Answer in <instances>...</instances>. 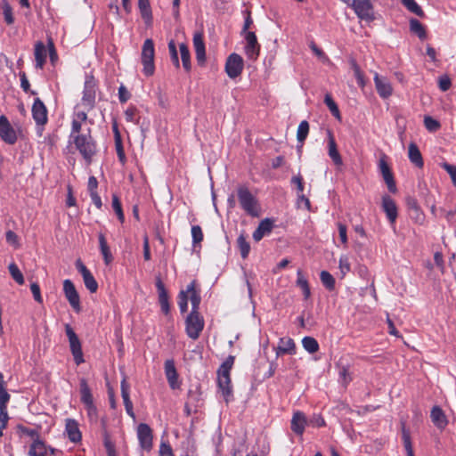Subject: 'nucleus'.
Listing matches in <instances>:
<instances>
[{
	"label": "nucleus",
	"instance_id": "f3484780",
	"mask_svg": "<svg viewBox=\"0 0 456 456\" xmlns=\"http://www.w3.org/2000/svg\"><path fill=\"white\" fill-rule=\"evenodd\" d=\"M374 83L376 90L381 98L387 99L389 96H391L393 93V88L387 77H379L378 73H375Z\"/></svg>",
	"mask_w": 456,
	"mask_h": 456
},
{
	"label": "nucleus",
	"instance_id": "7c9ffc66",
	"mask_svg": "<svg viewBox=\"0 0 456 456\" xmlns=\"http://www.w3.org/2000/svg\"><path fill=\"white\" fill-rule=\"evenodd\" d=\"M66 432L70 441L77 443L81 440V433L79 431L78 425L76 420L67 419Z\"/></svg>",
	"mask_w": 456,
	"mask_h": 456
},
{
	"label": "nucleus",
	"instance_id": "6ab92c4d",
	"mask_svg": "<svg viewBox=\"0 0 456 456\" xmlns=\"http://www.w3.org/2000/svg\"><path fill=\"white\" fill-rule=\"evenodd\" d=\"M165 375L167 379V382L172 389H176L180 387V383L178 381V374L176 371V368L175 365L174 360H167L165 362Z\"/></svg>",
	"mask_w": 456,
	"mask_h": 456
},
{
	"label": "nucleus",
	"instance_id": "c85d7f7f",
	"mask_svg": "<svg viewBox=\"0 0 456 456\" xmlns=\"http://www.w3.org/2000/svg\"><path fill=\"white\" fill-rule=\"evenodd\" d=\"M34 54L36 60V67L37 69H43L47 55V51L44 43L40 41L36 43Z\"/></svg>",
	"mask_w": 456,
	"mask_h": 456
},
{
	"label": "nucleus",
	"instance_id": "9b49d317",
	"mask_svg": "<svg viewBox=\"0 0 456 456\" xmlns=\"http://www.w3.org/2000/svg\"><path fill=\"white\" fill-rule=\"evenodd\" d=\"M0 138L11 145L17 141L16 132L4 115L0 116Z\"/></svg>",
	"mask_w": 456,
	"mask_h": 456
},
{
	"label": "nucleus",
	"instance_id": "864d4df0",
	"mask_svg": "<svg viewBox=\"0 0 456 456\" xmlns=\"http://www.w3.org/2000/svg\"><path fill=\"white\" fill-rule=\"evenodd\" d=\"M235 357L233 355H229L225 361L221 364L217 372L221 373H229L233 366Z\"/></svg>",
	"mask_w": 456,
	"mask_h": 456
},
{
	"label": "nucleus",
	"instance_id": "f257e3e1",
	"mask_svg": "<svg viewBox=\"0 0 456 456\" xmlns=\"http://www.w3.org/2000/svg\"><path fill=\"white\" fill-rule=\"evenodd\" d=\"M79 151L83 159L87 164L93 160V157L96 154V143L91 135V129L87 128L86 133L69 139Z\"/></svg>",
	"mask_w": 456,
	"mask_h": 456
},
{
	"label": "nucleus",
	"instance_id": "58836bf2",
	"mask_svg": "<svg viewBox=\"0 0 456 456\" xmlns=\"http://www.w3.org/2000/svg\"><path fill=\"white\" fill-rule=\"evenodd\" d=\"M1 9L3 11V15L4 21L8 25H12L14 22V17L12 13V8L7 0H2L1 2Z\"/></svg>",
	"mask_w": 456,
	"mask_h": 456
},
{
	"label": "nucleus",
	"instance_id": "412c9836",
	"mask_svg": "<svg viewBox=\"0 0 456 456\" xmlns=\"http://www.w3.org/2000/svg\"><path fill=\"white\" fill-rule=\"evenodd\" d=\"M95 103V88L92 82L86 81L82 97V104L87 109L92 110Z\"/></svg>",
	"mask_w": 456,
	"mask_h": 456
},
{
	"label": "nucleus",
	"instance_id": "ea45409f",
	"mask_svg": "<svg viewBox=\"0 0 456 456\" xmlns=\"http://www.w3.org/2000/svg\"><path fill=\"white\" fill-rule=\"evenodd\" d=\"M309 133V123L306 120H303L300 122L297 131V140L301 144H304L305 140L306 139Z\"/></svg>",
	"mask_w": 456,
	"mask_h": 456
},
{
	"label": "nucleus",
	"instance_id": "6e6552de",
	"mask_svg": "<svg viewBox=\"0 0 456 456\" xmlns=\"http://www.w3.org/2000/svg\"><path fill=\"white\" fill-rule=\"evenodd\" d=\"M352 7L361 20L367 21L374 20L372 4L370 0H353Z\"/></svg>",
	"mask_w": 456,
	"mask_h": 456
},
{
	"label": "nucleus",
	"instance_id": "dca6fc26",
	"mask_svg": "<svg viewBox=\"0 0 456 456\" xmlns=\"http://www.w3.org/2000/svg\"><path fill=\"white\" fill-rule=\"evenodd\" d=\"M229 373L217 372V384L226 403L232 397V388Z\"/></svg>",
	"mask_w": 456,
	"mask_h": 456
},
{
	"label": "nucleus",
	"instance_id": "2eb2a0df",
	"mask_svg": "<svg viewBox=\"0 0 456 456\" xmlns=\"http://www.w3.org/2000/svg\"><path fill=\"white\" fill-rule=\"evenodd\" d=\"M382 209L389 223L394 225L398 216L397 207L395 200L387 194L382 196Z\"/></svg>",
	"mask_w": 456,
	"mask_h": 456
},
{
	"label": "nucleus",
	"instance_id": "680f3d73",
	"mask_svg": "<svg viewBox=\"0 0 456 456\" xmlns=\"http://www.w3.org/2000/svg\"><path fill=\"white\" fill-rule=\"evenodd\" d=\"M8 419L6 407H0V436H3V430L6 428Z\"/></svg>",
	"mask_w": 456,
	"mask_h": 456
},
{
	"label": "nucleus",
	"instance_id": "a18cd8bd",
	"mask_svg": "<svg viewBox=\"0 0 456 456\" xmlns=\"http://www.w3.org/2000/svg\"><path fill=\"white\" fill-rule=\"evenodd\" d=\"M303 347L310 354L316 353L319 350L317 340L312 337H305L302 339Z\"/></svg>",
	"mask_w": 456,
	"mask_h": 456
},
{
	"label": "nucleus",
	"instance_id": "4be33fe9",
	"mask_svg": "<svg viewBox=\"0 0 456 456\" xmlns=\"http://www.w3.org/2000/svg\"><path fill=\"white\" fill-rule=\"evenodd\" d=\"M328 154L336 166H341L343 160L337 147L335 138L331 131L328 130Z\"/></svg>",
	"mask_w": 456,
	"mask_h": 456
},
{
	"label": "nucleus",
	"instance_id": "c03bdc74",
	"mask_svg": "<svg viewBox=\"0 0 456 456\" xmlns=\"http://www.w3.org/2000/svg\"><path fill=\"white\" fill-rule=\"evenodd\" d=\"M338 378L339 382L346 387L352 380L351 373L349 371V367L346 365H338Z\"/></svg>",
	"mask_w": 456,
	"mask_h": 456
},
{
	"label": "nucleus",
	"instance_id": "13d9d810",
	"mask_svg": "<svg viewBox=\"0 0 456 456\" xmlns=\"http://www.w3.org/2000/svg\"><path fill=\"white\" fill-rule=\"evenodd\" d=\"M178 305L181 313H185L188 308V296L187 292L181 290L178 296Z\"/></svg>",
	"mask_w": 456,
	"mask_h": 456
},
{
	"label": "nucleus",
	"instance_id": "cd10ccee",
	"mask_svg": "<svg viewBox=\"0 0 456 456\" xmlns=\"http://www.w3.org/2000/svg\"><path fill=\"white\" fill-rule=\"evenodd\" d=\"M196 282L192 281L188 286L185 292H187L188 299L191 303V311H199V306L201 301L200 292L195 288Z\"/></svg>",
	"mask_w": 456,
	"mask_h": 456
},
{
	"label": "nucleus",
	"instance_id": "b1692460",
	"mask_svg": "<svg viewBox=\"0 0 456 456\" xmlns=\"http://www.w3.org/2000/svg\"><path fill=\"white\" fill-rule=\"evenodd\" d=\"M156 287L159 292V301L160 305L161 311L167 315L170 312V305L168 302L167 292L165 289V286L160 279H158L156 281Z\"/></svg>",
	"mask_w": 456,
	"mask_h": 456
},
{
	"label": "nucleus",
	"instance_id": "052dcab7",
	"mask_svg": "<svg viewBox=\"0 0 456 456\" xmlns=\"http://www.w3.org/2000/svg\"><path fill=\"white\" fill-rule=\"evenodd\" d=\"M424 125L426 128L430 132H436L440 127L439 122L431 117H425Z\"/></svg>",
	"mask_w": 456,
	"mask_h": 456
},
{
	"label": "nucleus",
	"instance_id": "a211bd4d",
	"mask_svg": "<svg viewBox=\"0 0 456 456\" xmlns=\"http://www.w3.org/2000/svg\"><path fill=\"white\" fill-rule=\"evenodd\" d=\"M86 121L87 113L86 111L75 112L71 122V131L69 134V139L76 137V135H81L85 134L82 133V126Z\"/></svg>",
	"mask_w": 456,
	"mask_h": 456
},
{
	"label": "nucleus",
	"instance_id": "603ef678",
	"mask_svg": "<svg viewBox=\"0 0 456 456\" xmlns=\"http://www.w3.org/2000/svg\"><path fill=\"white\" fill-rule=\"evenodd\" d=\"M324 102L336 118H340V113L337 103L334 102L330 94H327L324 97Z\"/></svg>",
	"mask_w": 456,
	"mask_h": 456
},
{
	"label": "nucleus",
	"instance_id": "e2e57ef3",
	"mask_svg": "<svg viewBox=\"0 0 456 456\" xmlns=\"http://www.w3.org/2000/svg\"><path fill=\"white\" fill-rule=\"evenodd\" d=\"M441 167L450 175L453 185L456 186V166L444 162Z\"/></svg>",
	"mask_w": 456,
	"mask_h": 456
},
{
	"label": "nucleus",
	"instance_id": "8fccbe9b",
	"mask_svg": "<svg viewBox=\"0 0 456 456\" xmlns=\"http://www.w3.org/2000/svg\"><path fill=\"white\" fill-rule=\"evenodd\" d=\"M112 208L115 213L117 214L118 220L121 223H124L125 216L123 213L121 202L119 200V198L116 194L112 195Z\"/></svg>",
	"mask_w": 456,
	"mask_h": 456
},
{
	"label": "nucleus",
	"instance_id": "72a5a7b5",
	"mask_svg": "<svg viewBox=\"0 0 456 456\" xmlns=\"http://www.w3.org/2000/svg\"><path fill=\"white\" fill-rule=\"evenodd\" d=\"M98 239H99V244H100V250L103 256L104 263L106 265H110L113 260V256L110 252V247L107 243L106 238H105L104 234L100 233L98 235Z\"/></svg>",
	"mask_w": 456,
	"mask_h": 456
},
{
	"label": "nucleus",
	"instance_id": "0eeeda50",
	"mask_svg": "<svg viewBox=\"0 0 456 456\" xmlns=\"http://www.w3.org/2000/svg\"><path fill=\"white\" fill-rule=\"evenodd\" d=\"M244 67L243 59L237 53H232L228 56L225 63V72L230 78L239 77Z\"/></svg>",
	"mask_w": 456,
	"mask_h": 456
},
{
	"label": "nucleus",
	"instance_id": "4468645a",
	"mask_svg": "<svg viewBox=\"0 0 456 456\" xmlns=\"http://www.w3.org/2000/svg\"><path fill=\"white\" fill-rule=\"evenodd\" d=\"M306 426H308L306 415L300 411H295L290 421L291 430L296 435L302 436Z\"/></svg>",
	"mask_w": 456,
	"mask_h": 456
},
{
	"label": "nucleus",
	"instance_id": "39448f33",
	"mask_svg": "<svg viewBox=\"0 0 456 456\" xmlns=\"http://www.w3.org/2000/svg\"><path fill=\"white\" fill-rule=\"evenodd\" d=\"M65 331L69 338V347L74 357V361L77 365H79L84 362L80 340L69 324L65 325Z\"/></svg>",
	"mask_w": 456,
	"mask_h": 456
},
{
	"label": "nucleus",
	"instance_id": "338daca9",
	"mask_svg": "<svg viewBox=\"0 0 456 456\" xmlns=\"http://www.w3.org/2000/svg\"><path fill=\"white\" fill-rule=\"evenodd\" d=\"M353 69H354V77L357 80L358 85L360 86L363 87L365 86V82H364V77H363L362 72L361 71L359 66L356 63L353 64Z\"/></svg>",
	"mask_w": 456,
	"mask_h": 456
},
{
	"label": "nucleus",
	"instance_id": "5701e85b",
	"mask_svg": "<svg viewBox=\"0 0 456 456\" xmlns=\"http://www.w3.org/2000/svg\"><path fill=\"white\" fill-rule=\"evenodd\" d=\"M193 46L195 50L196 59L200 64H203L206 60L205 44L201 33H195L193 36Z\"/></svg>",
	"mask_w": 456,
	"mask_h": 456
},
{
	"label": "nucleus",
	"instance_id": "4c0bfd02",
	"mask_svg": "<svg viewBox=\"0 0 456 456\" xmlns=\"http://www.w3.org/2000/svg\"><path fill=\"white\" fill-rule=\"evenodd\" d=\"M179 50L181 53V59L183 67L186 71L191 70V54L188 46L185 44H181L179 45Z\"/></svg>",
	"mask_w": 456,
	"mask_h": 456
},
{
	"label": "nucleus",
	"instance_id": "69168bd1",
	"mask_svg": "<svg viewBox=\"0 0 456 456\" xmlns=\"http://www.w3.org/2000/svg\"><path fill=\"white\" fill-rule=\"evenodd\" d=\"M87 416L91 422H96L98 419V414H97V409L94 404L86 405V406Z\"/></svg>",
	"mask_w": 456,
	"mask_h": 456
},
{
	"label": "nucleus",
	"instance_id": "a878e982",
	"mask_svg": "<svg viewBox=\"0 0 456 456\" xmlns=\"http://www.w3.org/2000/svg\"><path fill=\"white\" fill-rule=\"evenodd\" d=\"M273 230V222L265 218L262 220L257 228L253 232V239L256 241H259L263 239L264 236L269 234Z\"/></svg>",
	"mask_w": 456,
	"mask_h": 456
},
{
	"label": "nucleus",
	"instance_id": "e433bc0d",
	"mask_svg": "<svg viewBox=\"0 0 456 456\" xmlns=\"http://www.w3.org/2000/svg\"><path fill=\"white\" fill-rule=\"evenodd\" d=\"M410 30L416 34L420 39H424L427 37L424 26L416 19L412 18L410 20Z\"/></svg>",
	"mask_w": 456,
	"mask_h": 456
},
{
	"label": "nucleus",
	"instance_id": "c9c22d12",
	"mask_svg": "<svg viewBox=\"0 0 456 456\" xmlns=\"http://www.w3.org/2000/svg\"><path fill=\"white\" fill-rule=\"evenodd\" d=\"M138 8L145 23L151 24L152 21V13L149 0H138Z\"/></svg>",
	"mask_w": 456,
	"mask_h": 456
},
{
	"label": "nucleus",
	"instance_id": "f8f14e48",
	"mask_svg": "<svg viewBox=\"0 0 456 456\" xmlns=\"http://www.w3.org/2000/svg\"><path fill=\"white\" fill-rule=\"evenodd\" d=\"M245 39V53L247 57L253 61L256 60L260 52V45L257 42L256 34L254 32H247Z\"/></svg>",
	"mask_w": 456,
	"mask_h": 456
},
{
	"label": "nucleus",
	"instance_id": "2f4dec72",
	"mask_svg": "<svg viewBox=\"0 0 456 456\" xmlns=\"http://www.w3.org/2000/svg\"><path fill=\"white\" fill-rule=\"evenodd\" d=\"M430 417L433 423L439 428H444L447 425L445 415L438 406L432 408Z\"/></svg>",
	"mask_w": 456,
	"mask_h": 456
},
{
	"label": "nucleus",
	"instance_id": "c756f323",
	"mask_svg": "<svg viewBox=\"0 0 456 456\" xmlns=\"http://www.w3.org/2000/svg\"><path fill=\"white\" fill-rule=\"evenodd\" d=\"M296 353L295 342L292 338H282L279 341L277 347V355L281 354H294Z\"/></svg>",
	"mask_w": 456,
	"mask_h": 456
},
{
	"label": "nucleus",
	"instance_id": "a19ab883",
	"mask_svg": "<svg viewBox=\"0 0 456 456\" xmlns=\"http://www.w3.org/2000/svg\"><path fill=\"white\" fill-rule=\"evenodd\" d=\"M402 438L403 442L404 448L407 452V456H414L412 444L411 441L410 431L406 429L404 424L402 426Z\"/></svg>",
	"mask_w": 456,
	"mask_h": 456
},
{
	"label": "nucleus",
	"instance_id": "bf43d9fd",
	"mask_svg": "<svg viewBox=\"0 0 456 456\" xmlns=\"http://www.w3.org/2000/svg\"><path fill=\"white\" fill-rule=\"evenodd\" d=\"M192 242L194 245L200 243L203 240V232L199 225H193L191 227Z\"/></svg>",
	"mask_w": 456,
	"mask_h": 456
},
{
	"label": "nucleus",
	"instance_id": "774afa93",
	"mask_svg": "<svg viewBox=\"0 0 456 456\" xmlns=\"http://www.w3.org/2000/svg\"><path fill=\"white\" fill-rule=\"evenodd\" d=\"M159 456H174L171 446L165 442H162L159 446Z\"/></svg>",
	"mask_w": 456,
	"mask_h": 456
},
{
	"label": "nucleus",
	"instance_id": "0e129e2a",
	"mask_svg": "<svg viewBox=\"0 0 456 456\" xmlns=\"http://www.w3.org/2000/svg\"><path fill=\"white\" fill-rule=\"evenodd\" d=\"M451 86H452V82L448 76H442L439 77L438 86L441 91L446 92L447 90L450 89Z\"/></svg>",
	"mask_w": 456,
	"mask_h": 456
},
{
	"label": "nucleus",
	"instance_id": "3c124183",
	"mask_svg": "<svg viewBox=\"0 0 456 456\" xmlns=\"http://www.w3.org/2000/svg\"><path fill=\"white\" fill-rule=\"evenodd\" d=\"M83 280L85 286L91 293H94L97 291L98 283L91 273L83 276Z\"/></svg>",
	"mask_w": 456,
	"mask_h": 456
},
{
	"label": "nucleus",
	"instance_id": "473e14b6",
	"mask_svg": "<svg viewBox=\"0 0 456 456\" xmlns=\"http://www.w3.org/2000/svg\"><path fill=\"white\" fill-rule=\"evenodd\" d=\"M408 156L410 160L418 167H422L424 165L423 159L421 153L418 148V146L411 142L408 148Z\"/></svg>",
	"mask_w": 456,
	"mask_h": 456
},
{
	"label": "nucleus",
	"instance_id": "4d7b16f0",
	"mask_svg": "<svg viewBox=\"0 0 456 456\" xmlns=\"http://www.w3.org/2000/svg\"><path fill=\"white\" fill-rule=\"evenodd\" d=\"M325 425L326 422L320 414H314L308 419V426H312L314 428H321L324 427Z\"/></svg>",
	"mask_w": 456,
	"mask_h": 456
},
{
	"label": "nucleus",
	"instance_id": "9d476101",
	"mask_svg": "<svg viewBox=\"0 0 456 456\" xmlns=\"http://www.w3.org/2000/svg\"><path fill=\"white\" fill-rule=\"evenodd\" d=\"M63 291L71 307L76 311L81 310L79 295L73 282L67 279L63 281Z\"/></svg>",
	"mask_w": 456,
	"mask_h": 456
},
{
	"label": "nucleus",
	"instance_id": "20e7f679",
	"mask_svg": "<svg viewBox=\"0 0 456 456\" xmlns=\"http://www.w3.org/2000/svg\"><path fill=\"white\" fill-rule=\"evenodd\" d=\"M204 328V319L199 311H191L185 320V330L188 337L197 339Z\"/></svg>",
	"mask_w": 456,
	"mask_h": 456
},
{
	"label": "nucleus",
	"instance_id": "09e8293b",
	"mask_svg": "<svg viewBox=\"0 0 456 456\" xmlns=\"http://www.w3.org/2000/svg\"><path fill=\"white\" fill-rule=\"evenodd\" d=\"M9 272L12 279L19 284H24V277L16 264L12 263L8 266Z\"/></svg>",
	"mask_w": 456,
	"mask_h": 456
},
{
	"label": "nucleus",
	"instance_id": "f704fd0d",
	"mask_svg": "<svg viewBox=\"0 0 456 456\" xmlns=\"http://www.w3.org/2000/svg\"><path fill=\"white\" fill-rule=\"evenodd\" d=\"M79 387L81 402L85 404V406L94 404L93 395L85 379H80Z\"/></svg>",
	"mask_w": 456,
	"mask_h": 456
},
{
	"label": "nucleus",
	"instance_id": "423d86ee",
	"mask_svg": "<svg viewBox=\"0 0 456 456\" xmlns=\"http://www.w3.org/2000/svg\"><path fill=\"white\" fill-rule=\"evenodd\" d=\"M31 111L33 119L37 125V133L41 136L43 133V126L48 120L47 109L39 98H36L32 105Z\"/></svg>",
	"mask_w": 456,
	"mask_h": 456
},
{
	"label": "nucleus",
	"instance_id": "49530a36",
	"mask_svg": "<svg viewBox=\"0 0 456 456\" xmlns=\"http://www.w3.org/2000/svg\"><path fill=\"white\" fill-rule=\"evenodd\" d=\"M320 279L327 289L333 290L335 289V279L328 271H322Z\"/></svg>",
	"mask_w": 456,
	"mask_h": 456
},
{
	"label": "nucleus",
	"instance_id": "ddd939ff",
	"mask_svg": "<svg viewBox=\"0 0 456 456\" xmlns=\"http://www.w3.org/2000/svg\"><path fill=\"white\" fill-rule=\"evenodd\" d=\"M379 167L380 173L383 176V179L387 185L389 191L392 193H395L397 191L396 185H395L391 169L387 162L385 155L379 159Z\"/></svg>",
	"mask_w": 456,
	"mask_h": 456
},
{
	"label": "nucleus",
	"instance_id": "7ed1b4c3",
	"mask_svg": "<svg viewBox=\"0 0 456 456\" xmlns=\"http://www.w3.org/2000/svg\"><path fill=\"white\" fill-rule=\"evenodd\" d=\"M154 43L152 39L147 38L142 47L141 60L143 65L142 72L145 76L150 77L153 75L155 70L154 66Z\"/></svg>",
	"mask_w": 456,
	"mask_h": 456
},
{
	"label": "nucleus",
	"instance_id": "aec40b11",
	"mask_svg": "<svg viewBox=\"0 0 456 456\" xmlns=\"http://www.w3.org/2000/svg\"><path fill=\"white\" fill-rule=\"evenodd\" d=\"M54 449L51 447H47L45 444L37 438L33 441V443L29 446L28 455L29 456H48L49 454H53Z\"/></svg>",
	"mask_w": 456,
	"mask_h": 456
},
{
	"label": "nucleus",
	"instance_id": "f03ea898",
	"mask_svg": "<svg viewBox=\"0 0 456 456\" xmlns=\"http://www.w3.org/2000/svg\"><path fill=\"white\" fill-rule=\"evenodd\" d=\"M238 200L241 208L251 216H259V204L256 198L246 186H240L237 190Z\"/></svg>",
	"mask_w": 456,
	"mask_h": 456
},
{
	"label": "nucleus",
	"instance_id": "de8ad7c7",
	"mask_svg": "<svg viewBox=\"0 0 456 456\" xmlns=\"http://www.w3.org/2000/svg\"><path fill=\"white\" fill-rule=\"evenodd\" d=\"M10 400V395L5 389V382L4 380V375L0 372V407H6L7 403Z\"/></svg>",
	"mask_w": 456,
	"mask_h": 456
},
{
	"label": "nucleus",
	"instance_id": "37998d69",
	"mask_svg": "<svg viewBox=\"0 0 456 456\" xmlns=\"http://www.w3.org/2000/svg\"><path fill=\"white\" fill-rule=\"evenodd\" d=\"M402 4L411 12L416 14L419 17L424 16V12L421 7L417 4L415 0H401Z\"/></svg>",
	"mask_w": 456,
	"mask_h": 456
},
{
	"label": "nucleus",
	"instance_id": "1a4fd4ad",
	"mask_svg": "<svg viewBox=\"0 0 456 456\" xmlns=\"http://www.w3.org/2000/svg\"><path fill=\"white\" fill-rule=\"evenodd\" d=\"M137 437L142 450L150 452L152 449V430L148 424L141 423L138 425Z\"/></svg>",
	"mask_w": 456,
	"mask_h": 456
},
{
	"label": "nucleus",
	"instance_id": "bb28decb",
	"mask_svg": "<svg viewBox=\"0 0 456 456\" xmlns=\"http://www.w3.org/2000/svg\"><path fill=\"white\" fill-rule=\"evenodd\" d=\"M407 206L410 211L411 217L414 219L416 223L422 224L424 222L425 216L423 212L420 210V208L417 200L413 198H408Z\"/></svg>",
	"mask_w": 456,
	"mask_h": 456
},
{
	"label": "nucleus",
	"instance_id": "6e6d98bb",
	"mask_svg": "<svg viewBox=\"0 0 456 456\" xmlns=\"http://www.w3.org/2000/svg\"><path fill=\"white\" fill-rule=\"evenodd\" d=\"M338 268L341 273V278H344L345 275L350 271V263L346 256H340Z\"/></svg>",
	"mask_w": 456,
	"mask_h": 456
},
{
	"label": "nucleus",
	"instance_id": "393cba45",
	"mask_svg": "<svg viewBox=\"0 0 456 456\" xmlns=\"http://www.w3.org/2000/svg\"><path fill=\"white\" fill-rule=\"evenodd\" d=\"M120 387H121V395H122L123 402L125 404L126 411L131 418L135 419V414L133 410V403L130 400V395H129L130 386L126 382V379H122Z\"/></svg>",
	"mask_w": 456,
	"mask_h": 456
},
{
	"label": "nucleus",
	"instance_id": "79ce46f5",
	"mask_svg": "<svg viewBox=\"0 0 456 456\" xmlns=\"http://www.w3.org/2000/svg\"><path fill=\"white\" fill-rule=\"evenodd\" d=\"M237 245L240 253V256L243 259L247 258L249 251H250V245L247 241L246 237L244 234H240L237 239Z\"/></svg>",
	"mask_w": 456,
	"mask_h": 456
},
{
	"label": "nucleus",
	"instance_id": "5fc2aeb1",
	"mask_svg": "<svg viewBox=\"0 0 456 456\" xmlns=\"http://www.w3.org/2000/svg\"><path fill=\"white\" fill-rule=\"evenodd\" d=\"M125 118L127 122L138 124L139 117L137 116V110L135 107H128L125 111Z\"/></svg>",
	"mask_w": 456,
	"mask_h": 456
}]
</instances>
